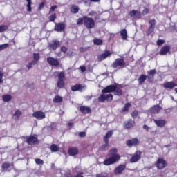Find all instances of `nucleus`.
Masks as SVG:
<instances>
[{
    "instance_id": "nucleus-16",
    "label": "nucleus",
    "mask_w": 177,
    "mask_h": 177,
    "mask_svg": "<svg viewBox=\"0 0 177 177\" xmlns=\"http://www.w3.org/2000/svg\"><path fill=\"white\" fill-rule=\"evenodd\" d=\"M139 143H140L139 139H138V138H132V139L128 140L126 142V145L128 147L138 146V145H139Z\"/></svg>"
},
{
    "instance_id": "nucleus-38",
    "label": "nucleus",
    "mask_w": 177,
    "mask_h": 177,
    "mask_svg": "<svg viewBox=\"0 0 177 177\" xmlns=\"http://www.w3.org/2000/svg\"><path fill=\"white\" fill-rule=\"evenodd\" d=\"M50 149L51 151H53V152L59 151V147L55 144L51 145L50 147Z\"/></svg>"
},
{
    "instance_id": "nucleus-54",
    "label": "nucleus",
    "mask_w": 177,
    "mask_h": 177,
    "mask_svg": "<svg viewBox=\"0 0 177 177\" xmlns=\"http://www.w3.org/2000/svg\"><path fill=\"white\" fill-rule=\"evenodd\" d=\"M99 1L100 0H83V2L84 3H89V2L90 3H92V2H99Z\"/></svg>"
},
{
    "instance_id": "nucleus-24",
    "label": "nucleus",
    "mask_w": 177,
    "mask_h": 177,
    "mask_svg": "<svg viewBox=\"0 0 177 177\" xmlns=\"http://www.w3.org/2000/svg\"><path fill=\"white\" fill-rule=\"evenodd\" d=\"M133 125H135V121L132 120V119H129L124 122L125 129H131Z\"/></svg>"
},
{
    "instance_id": "nucleus-17",
    "label": "nucleus",
    "mask_w": 177,
    "mask_h": 177,
    "mask_svg": "<svg viewBox=\"0 0 177 177\" xmlns=\"http://www.w3.org/2000/svg\"><path fill=\"white\" fill-rule=\"evenodd\" d=\"M47 62L50 66L57 67V66H60V62L57 59H55L52 57L47 58Z\"/></svg>"
},
{
    "instance_id": "nucleus-62",
    "label": "nucleus",
    "mask_w": 177,
    "mask_h": 177,
    "mask_svg": "<svg viewBox=\"0 0 177 177\" xmlns=\"http://www.w3.org/2000/svg\"><path fill=\"white\" fill-rule=\"evenodd\" d=\"M80 68L82 73H85V71H86V68L85 66H81L80 67Z\"/></svg>"
},
{
    "instance_id": "nucleus-22",
    "label": "nucleus",
    "mask_w": 177,
    "mask_h": 177,
    "mask_svg": "<svg viewBox=\"0 0 177 177\" xmlns=\"http://www.w3.org/2000/svg\"><path fill=\"white\" fill-rule=\"evenodd\" d=\"M68 153L69 156H72V157H74V156H77L79 153L78 148L75 147H71L68 149Z\"/></svg>"
},
{
    "instance_id": "nucleus-18",
    "label": "nucleus",
    "mask_w": 177,
    "mask_h": 177,
    "mask_svg": "<svg viewBox=\"0 0 177 177\" xmlns=\"http://www.w3.org/2000/svg\"><path fill=\"white\" fill-rule=\"evenodd\" d=\"M32 115L35 117V118H37V120H44V118L46 117L45 113L41 111L34 112Z\"/></svg>"
},
{
    "instance_id": "nucleus-43",
    "label": "nucleus",
    "mask_w": 177,
    "mask_h": 177,
    "mask_svg": "<svg viewBox=\"0 0 177 177\" xmlns=\"http://www.w3.org/2000/svg\"><path fill=\"white\" fill-rule=\"evenodd\" d=\"M94 45H102L103 44V40L100 39H95L93 40Z\"/></svg>"
},
{
    "instance_id": "nucleus-27",
    "label": "nucleus",
    "mask_w": 177,
    "mask_h": 177,
    "mask_svg": "<svg viewBox=\"0 0 177 177\" xmlns=\"http://www.w3.org/2000/svg\"><path fill=\"white\" fill-rule=\"evenodd\" d=\"M113 136V130L106 132V135L104 136L103 141L104 143H109V139Z\"/></svg>"
},
{
    "instance_id": "nucleus-50",
    "label": "nucleus",
    "mask_w": 177,
    "mask_h": 177,
    "mask_svg": "<svg viewBox=\"0 0 177 177\" xmlns=\"http://www.w3.org/2000/svg\"><path fill=\"white\" fill-rule=\"evenodd\" d=\"M6 48H9V44L6 43V44L0 45V52L1 50H3V49H6Z\"/></svg>"
},
{
    "instance_id": "nucleus-64",
    "label": "nucleus",
    "mask_w": 177,
    "mask_h": 177,
    "mask_svg": "<svg viewBox=\"0 0 177 177\" xmlns=\"http://www.w3.org/2000/svg\"><path fill=\"white\" fill-rule=\"evenodd\" d=\"M86 50H88V49H87L86 48H85V47H81V48H80V52H82V53L86 52Z\"/></svg>"
},
{
    "instance_id": "nucleus-44",
    "label": "nucleus",
    "mask_w": 177,
    "mask_h": 177,
    "mask_svg": "<svg viewBox=\"0 0 177 177\" xmlns=\"http://www.w3.org/2000/svg\"><path fill=\"white\" fill-rule=\"evenodd\" d=\"M131 117L133 118H136L139 115V111L138 110H134L131 112Z\"/></svg>"
},
{
    "instance_id": "nucleus-63",
    "label": "nucleus",
    "mask_w": 177,
    "mask_h": 177,
    "mask_svg": "<svg viewBox=\"0 0 177 177\" xmlns=\"http://www.w3.org/2000/svg\"><path fill=\"white\" fill-rule=\"evenodd\" d=\"M96 11H91L89 13H88V16H96Z\"/></svg>"
},
{
    "instance_id": "nucleus-45",
    "label": "nucleus",
    "mask_w": 177,
    "mask_h": 177,
    "mask_svg": "<svg viewBox=\"0 0 177 177\" xmlns=\"http://www.w3.org/2000/svg\"><path fill=\"white\" fill-rule=\"evenodd\" d=\"M106 95H104V94H102V95H100V96H99V97H98V100H99V102H104L105 100H106Z\"/></svg>"
},
{
    "instance_id": "nucleus-14",
    "label": "nucleus",
    "mask_w": 177,
    "mask_h": 177,
    "mask_svg": "<svg viewBox=\"0 0 177 177\" xmlns=\"http://www.w3.org/2000/svg\"><path fill=\"white\" fill-rule=\"evenodd\" d=\"M170 52L171 46L165 45L161 48L159 54L160 55V56H165L167 53H169Z\"/></svg>"
},
{
    "instance_id": "nucleus-3",
    "label": "nucleus",
    "mask_w": 177,
    "mask_h": 177,
    "mask_svg": "<svg viewBox=\"0 0 177 177\" xmlns=\"http://www.w3.org/2000/svg\"><path fill=\"white\" fill-rule=\"evenodd\" d=\"M117 161H120V158H118V156H109L103 162V164L104 165H107V166L113 165V164H115Z\"/></svg>"
},
{
    "instance_id": "nucleus-25",
    "label": "nucleus",
    "mask_w": 177,
    "mask_h": 177,
    "mask_svg": "<svg viewBox=\"0 0 177 177\" xmlns=\"http://www.w3.org/2000/svg\"><path fill=\"white\" fill-rule=\"evenodd\" d=\"M162 108H161V106H160V105H154L153 106H152L150 109L151 113L152 114H158V113H160V111H161V109Z\"/></svg>"
},
{
    "instance_id": "nucleus-58",
    "label": "nucleus",
    "mask_w": 177,
    "mask_h": 177,
    "mask_svg": "<svg viewBox=\"0 0 177 177\" xmlns=\"http://www.w3.org/2000/svg\"><path fill=\"white\" fill-rule=\"evenodd\" d=\"M150 12V10L147 8H144L142 10V15H149V12Z\"/></svg>"
},
{
    "instance_id": "nucleus-59",
    "label": "nucleus",
    "mask_w": 177,
    "mask_h": 177,
    "mask_svg": "<svg viewBox=\"0 0 177 177\" xmlns=\"http://www.w3.org/2000/svg\"><path fill=\"white\" fill-rule=\"evenodd\" d=\"M60 50H61V52H63V53H66L68 49H67V47L63 46L61 47Z\"/></svg>"
},
{
    "instance_id": "nucleus-5",
    "label": "nucleus",
    "mask_w": 177,
    "mask_h": 177,
    "mask_svg": "<svg viewBox=\"0 0 177 177\" xmlns=\"http://www.w3.org/2000/svg\"><path fill=\"white\" fill-rule=\"evenodd\" d=\"M167 165L168 164L167 163V161L162 158H159L155 163L157 169H164Z\"/></svg>"
},
{
    "instance_id": "nucleus-8",
    "label": "nucleus",
    "mask_w": 177,
    "mask_h": 177,
    "mask_svg": "<svg viewBox=\"0 0 177 177\" xmlns=\"http://www.w3.org/2000/svg\"><path fill=\"white\" fill-rule=\"evenodd\" d=\"M49 50H54L56 51V49H57L58 48H60V41H59L58 40H53L48 46Z\"/></svg>"
},
{
    "instance_id": "nucleus-1",
    "label": "nucleus",
    "mask_w": 177,
    "mask_h": 177,
    "mask_svg": "<svg viewBox=\"0 0 177 177\" xmlns=\"http://www.w3.org/2000/svg\"><path fill=\"white\" fill-rule=\"evenodd\" d=\"M82 24L87 28V30H92V28H95V20L86 15H84L77 19V26H81Z\"/></svg>"
},
{
    "instance_id": "nucleus-46",
    "label": "nucleus",
    "mask_w": 177,
    "mask_h": 177,
    "mask_svg": "<svg viewBox=\"0 0 177 177\" xmlns=\"http://www.w3.org/2000/svg\"><path fill=\"white\" fill-rule=\"evenodd\" d=\"M35 161L37 165H44V161L41 158H36Z\"/></svg>"
},
{
    "instance_id": "nucleus-11",
    "label": "nucleus",
    "mask_w": 177,
    "mask_h": 177,
    "mask_svg": "<svg viewBox=\"0 0 177 177\" xmlns=\"http://www.w3.org/2000/svg\"><path fill=\"white\" fill-rule=\"evenodd\" d=\"M86 88V86H85V85L76 84L72 86L71 87V89L72 92H77V91H79V92H82V91H84V89H85Z\"/></svg>"
},
{
    "instance_id": "nucleus-34",
    "label": "nucleus",
    "mask_w": 177,
    "mask_h": 177,
    "mask_svg": "<svg viewBox=\"0 0 177 177\" xmlns=\"http://www.w3.org/2000/svg\"><path fill=\"white\" fill-rule=\"evenodd\" d=\"M40 56H39V53H33V59L32 62H35V64H37V63H38V61L40 59Z\"/></svg>"
},
{
    "instance_id": "nucleus-35",
    "label": "nucleus",
    "mask_w": 177,
    "mask_h": 177,
    "mask_svg": "<svg viewBox=\"0 0 177 177\" xmlns=\"http://www.w3.org/2000/svg\"><path fill=\"white\" fill-rule=\"evenodd\" d=\"M107 149H109V142H105V144L102 145L99 150L100 151H106V150H107Z\"/></svg>"
},
{
    "instance_id": "nucleus-57",
    "label": "nucleus",
    "mask_w": 177,
    "mask_h": 177,
    "mask_svg": "<svg viewBox=\"0 0 177 177\" xmlns=\"http://www.w3.org/2000/svg\"><path fill=\"white\" fill-rule=\"evenodd\" d=\"M147 78L148 82H149V84H153V81H154V77H153L151 76H147Z\"/></svg>"
},
{
    "instance_id": "nucleus-33",
    "label": "nucleus",
    "mask_w": 177,
    "mask_h": 177,
    "mask_svg": "<svg viewBox=\"0 0 177 177\" xmlns=\"http://www.w3.org/2000/svg\"><path fill=\"white\" fill-rule=\"evenodd\" d=\"M54 103H62L63 102V97L60 95H55L53 98Z\"/></svg>"
},
{
    "instance_id": "nucleus-36",
    "label": "nucleus",
    "mask_w": 177,
    "mask_h": 177,
    "mask_svg": "<svg viewBox=\"0 0 177 177\" xmlns=\"http://www.w3.org/2000/svg\"><path fill=\"white\" fill-rule=\"evenodd\" d=\"M10 167V163L8 162H5L2 164L1 169L3 171H6V169H9Z\"/></svg>"
},
{
    "instance_id": "nucleus-49",
    "label": "nucleus",
    "mask_w": 177,
    "mask_h": 177,
    "mask_svg": "<svg viewBox=\"0 0 177 177\" xmlns=\"http://www.w3.org/2000/svg\"><path fill=\"white\" fill-rule=\"evenodd\" d=\"M6 30H8V26L6 25L0 26V32H4V31H6Z\"/></svg>"
},
{
    "instance_id": "nucleus-55",
    "label": "nucleus",
    "mask_w": 177,
    "mask_h": 177,
    "mask_svg": "<svg viewBox=\"0 0 177 177\" xmlns=\"http://www.w3.org/2000/svg\"><path fill=\"white\" fill-rule=\"evenodd\" d=\"M106 100H109V102H111V100H113V94H108L106 96Z\"/></svg>"
},
{
    "instance_id": "nucleus-12",
    "label": "nucleus",
    "mask_w": 177,
    "mask_h": 177,
    "mask_svg": "<svg viewBox=\"0 0 177 177\" xmlns=\"http://www.w3.org/2000/svg\"><path fill=\"white\" fill-rule=\"evenodd\" d=\"M129 15L130 17H133L134 19H137L138 20L142 19V14L140 11L133 10L129 12Z\"/></svg>"
},
{
    "instance_id": "nucleus-53",
    "label": "nucleus",
    "mask_w": 177,
    "mask_h": 177,
    "mask_svg": "<svg viewBox=\"0 0 177 177\" xmlns=\"http://www.w3.org/2000/svg\"><path fill=\"white\" fill-rule=\"evenodd\" d=\"M157 46H161V45H164V44H165V40L163 39H158L156 41Z\"/></svg>"
},
{
    "instance_id": "nucleus-10",
    "label": "nucleus",
    "mask_w": 177,
    "mask_h": 177,
    "mask_svg": "<svg viewBox=\"0 0 177 177\" xmlns=\"http://www.w3.org/2000/svg\"><path fill=\"white\" fill-rule=\"evenodd\" d=\"M126 168H127V165H119L114 169L113 174L115 175H121V174H122V172H124V171H125Z\"/></svg>"
},
{
    "instance_id": "nucleus-6",
    "label": "nucleus",
    "mask_w": 177,
    "mask_h": 177,
    "mask_svg": "<svg viewBox=\"0 0 177 177\" xmlns=\"http://www.w3.org/2000/svg\"><path fill=\"white\" fill-rule=\"evenodd\" d=\"M140 158H142V151L138 150L132 155L130 158V162H131V164L138 162Z\"/></svg>"
},
{
    "instance_id": "nucleus-60",
    "label": "nucleus",
    "mask_w": 177,
    "mask_h": 177,
    "mask_svg": "<svg viewBox=\"0 0 177 177\" xmlns=\"http://www.w3.org/2000/svg\"><path fill=\"white\" fill-rule=\"evenodd\" d=\"M79 136L80 138H85V136H86V133L85 131H81L79 133Z\"/></svg>"
},
{
    "instance_id": "nucleus-42",
    "label": "nucleus",
    "mask_w": 177,
    "mask_h": 177,
    "mask_svg": "<svg viewBox=\"0 0 177 177\" xmlns=\"http://www.w3.org/2000/svg\"><path fill=\"white\" fill-rule=\"evenodd\" d=\"M57 87L59 88V89L64 88V80H58Z\"/></svg>"
},
{
    "instance_id": "nucleus-19",
    "label": "nucleus",
    "mask_w": 177,
    "mask_h": 177,
    "mask_svg": "<svg viewBox=\"0 0 177 177\" xmlns=\"http://www.w3.org/2000/svg\"><path fill=\"white\" fill-rule=\"evenodd\" d=\"M109 56H111V53H110L109 50H106L104 53L98 55V60L100 62H102V60H104V59H107Z\"/></svg>"
},
{
    "instance_id": "nucleus-15",
    "label": "nucleus",
    "mask_w": 177,
    "mask_h": 177,
    "mask_svg": "<svg viewBox=\"0 0 177 177\" xmlns=\"http://www.w3.org/2000/svg\"><path fill=\"white\" fill-rule=\"evenodd\" d=\"M66 30V24L64 22H60L55 24V30L57 32H63Z\"/></svg>"
},
{
    "instance_id": "nucleus-23",
    "label": "nucleus",
    "mask_w": 177,
    "mask_h": 177,
    "mask_svg": "<svg viewBox=\"0 0 177 177\" xmlns=\"http://www.w3.org/2000/svg\"><path fill=\"white\" fill-rule=\"evenodd\" d=\"M79 110L82 114H91L92 113V110L89 106H81Z\"/></svg>"
},
{
    "instance_id": "nucleus-52",
    "label": "nucleus",
    "mask_w": 177,
    "mask_h": 177,
    "mask_svg": "<svg viewBox=\"0 0 177 177\" xmlns=\"http://www.w3.org/2000/svg\"><path fill=\"white\" fill-rule=\"evenodd\" d=\"M56 9H57V6L56 5L52 6L49 10V15H50V13H53V12H55Z\"/></svg>"
},
{
    "instance_id": "nucleus-32",
    "label": "nucleus",
    "mask_w": 177,
    "mask_h": 177,
    "mask_svg": "<svg viewBox=\"0 0 177 177\" xmlns=\"http://www.w3.org/2000/svg\"><path fill=\"white\" fill-rule=\"evenodd\" d=\"M58 80L66 81V75L64 74V72L58 73Z\"/></svg>"
},
{
    "instance_id": "nucleus-30",
    "label": "nucleus",
    "mask_w": 177,
    "mask_h": 177,
    "mask_svg": "<svg viewBox=\"0 0 177 177\" xmlns=\"http://www.w3.org/2000/svg\"><path fill=\"white\" fill-rule=\"evenodd\" d=\"M71 13H73L74 15L80 12V7L77 6L73 5L71 7Z\"/></svg>"
},
{
    "instance_id": "nucleus-48",
    "label": "nucleus",
    "mask_w": 177,
    "mask_h": 177,
    "mask_svg": "<svg viewBox=\"0 0 177 177\" xmlns=\"http://www.w3.org/2000/svg\"><path fill=\"white\" fill-rule=\"evenodd\" d=\"M57 16H56V13H53L52 14L50 17H49V20L50 21H55V20H56Z\"/></svg>"
},
{
    "instance_id": "nucleus-37",
    "label": "nucleus",
    "mask_w": 177,
    "mask_h": 177,
    "mask_svg": "<svg viewBox=\"0 0 177 177\" xmlns=\"http://www.w3.org/2000/svg\"><path fill=\"white\" fill-rule=\"evenodd\" d=\"M129 107H131V103H126L122 109V113H125V111H128L129 110Z\"/></svg>"
},
{
    "instance_id": "nucleus-20",
    "label": "nucleus",
    "mask_w": 177,
    "mask_h": 177,
    "mask_svg": "<svg viewBox=\"0 0 177 177\" xmlns=\"http://www.w3.org/2000/svg\"><path fill=\"white\" fill-rule=\"evenodd\" d=\"M175 86H176V84H175L173 81L165 82L163 84V88H165V89L172 90L174 88H175Z\"/></svg>"
},
{
    "instance_id": "nucleus-7",
    "label": "nucleus",
    "mask_w": 177,
    "mask_h": 177,
    "mask_svg": "<svg viewBox=\"0 0 177 177\" xmlns=\"http://www.w3.org/2000/svg\"><path fill=\"white\" fill-rule=\"evenodd\" d=\"M149 27L148 28L146 34L147 37L151 35L152 32H154V29L156 28V19H151L149 21Z\"/></svg>"
},
{
    "instance_id": "nucleus-26",
    "label": "nucleus",
    "mask_w": 177,
    "mask_h": 177,
    "mask_svg": "<svg viewBox=\"0 0 177 177\" xmlns=\"http://www.w3.org/2000/svg\"><path fill=\"white\" fill-rule=\"evenodd\" d=\"M107 156H111V157H114L115 156H118V158H121L120 156V154L117 153V149L113 148L110 149L107 153Z\"/></svg>"
},
{
    "instance_id": "nucleus-56",
    "label": "nucleus",
    "mask_w": 177,
    "mask_h": 177,
    "mask_svg": "<svg viewBox=\"0 0 177 177\" xmlns=\"http://www.w3.org/2000/svg\"><path fill=\"white\" fill-rule=\"evenodd\" d=\"M44 8H45V2H41L38 7V10H42Z\"/></svg>"
},
{
    "instance_id": "nucleus-51",
    "label": "nucleus",
    "mask_w": 177,
    "mask_h": 177,
    "mask_svg": "<svg viewBox=\"0 0 177 177\" xmlns=\"http://www.w3.org/2000/svg\"><path fill=\"white\" fill-rule=\"evenodd\" d=\"M21 115V111L20 110H16L14 116L16 117V118H19Z\"/></svg>"
},
{
    "instance_id": "nucleus-41",
    "label": "nucleus",
    "mask_w": 177,
    "mask_h": 177,
    "mask_svg": "<svg viewBox=\"0 0 177 177\" xmlns=\"http://www.w3.org/2000/svg\"><path fill=\"white\" fill-rule=\"evenodd\" d=\"M156 73H157L156 69L150 70L149 71L147 72L148 77H154V75H156Z\"/></svg>"
},
{
    "instance_id": "nucleus-61",
    "label": "nucleus",
    "mask_w": 177,
    "mask_h": 177,
    "mask_svg": "<svg viewBox=\"0 0 177 177\" xmlns=\"http://www.w3.org/2000/svg\"><path fill=\"white\" fill-rule=\"evenodd\" d=\"M3 73H0V84H3Z\"/></svg>"
},
{
    "instance_id": "nucleus-40",
    "label": "nucleus",
    "mask_w": 177,
    "mask_h": 177,
    "mask_svg": "<svg viewBox=\"0 0 177 177\" xmlns=\"http://www.w3.org/2000/svg\"><path fill=\"white\" fill-rule=\"evenodd\" d=\"M114 92V95L117 96H122V90L120 88H116Z\"/></svg>"
},
{
    "instance_id": "nucleus-39",
    "label": "nucleus",
    "mask_w": 177,
    "mask_h": 177,
    "mask_svg": "<svg viewBox=\"0 0 177 177\" xmlns=\"http://www.w3.org/2000/svg\"><path fill=\"white\" fill-rule=\"evenodd\" d=\"M26 1L28 2L27 3V12H32V8H31V5H32V2L31 1V0H26Z\"/></svg>"
},
{
    "instance_id": "nucleus-2",
    "label": "nucleus",
    "mask_w": 177,
    "mask_h": 177,
    "mask_svg": "<svg viewBox=\"0 0 177 177\" xmlns=\"http://www.w3.org/2000/svg\"><path fill=\"white\" fill-rule=\"evenodd\" d=\"M127 64L123 58H118L112 63L113 68H117V67H121L125 68Z\"/></svg>"
},
{
    "instance_id": "nucleus-47",
    "label": "nucleus",
    "mask_w": 177,
    "mask_h": 177,
    "mask_svg": "<svg viewBox=\"0 0 177 177\" xmlns=\"http://www.w3.org/2000/svg\"><path fill=\"white\" fill-rule=\"evenodd\" d=\"M35 62L34 61H31L29 63H28L27 64V68L28 70H30V68H32V66H35Z\"/></svg>"
},
{
    "instance_id": "nucleus-29",
    "label": "nucleus",
    "mask_w": 177,
    "mask_h": 177,
    "mask_svg": "<svg viewBox=\"0 0 177 177\" xmlns=\"http://www.w3.org/2000/svg\"><path fill=\"white\" fill-rule=\"evenodd\" d=\"M120 35L124 41L128 39V32L127 31V29H122L120 31Z\"/></svg>"
},
{
    "instance_id": "nucleus-21",
    "label": "nucleus",
    "mask_w": 177,
    "mask_h": 177,
    "mask_svg": "<svg viewBox=\"0 0 177 177\" xmlns=\"http://www.w3.org/2000/svg\"><path fill=\"white\" fill-rule=\"evenodd\" d=\"M154 124L159 128H164L165 127V124H167V121L165 120H153Z\"/></svg>"
},
{
    "instance_id": "nucleus-13",
    "label": "nucleus",
    "mask_w": 177,
    "mask_h": 177,
    "mask_svg": "<svg viewBox=\"0 0 177 177\" xmlns=\"http://www.w3.org/2000/svg\"><path fill=\"white\" fill-rule=\"evenodd\" d=\"M115 89H117V85L111 84L102 89V93H111V92L115 91Z\"/></svg>"
},
{
    "instance_id": "nucleus-28",
    "label": "nucleus",
    "mask_w": 177,
    "mask_h": 177,
    "mask_svg": "<svg viewBox=\"0 0 177 177\" xmlns=\"http://www.w3.org/2000/svg\"><path fill=\"white\" fill-rule=\"evenodd\" d=\"M147 80V75H141L138 78V84L139 85H142L145 84V81Z\"/></svg>"
},
{
    "instance_id": "nucleus-4",
    "label": "nucleus",
    "mask_w": 177,
    "mask_h": 177,
    "mask_svg": "<svg viewBox=\"0 0 177 177\" xmlns=\"http://www.w3.org/2000/svg\"><path fill=\"white\" fill-rule=\"evenodd\" d=\"M117 161H120V158H118V156H109L103 162V164L104 165H107V166L113 165V164H115Z\"/></svg>"
},
{
    "instance_id": "nucleus-31",
    "label": "nucleus",
    "mask_w": 177,
    "mask_h": 177,
    "mask_svg": "<svg viewBox=\"0 0 177 177\" xmlns=\"http://www.w3.org/2000/svg\"><path fill=\"white\" fill-rule=\"evenodd\" d=\"M3 102H10L12 100V95L10 94H6L2 96Z\"/></svg>"
},
{
    "instance_id": "nucleus-9",
    "label": "nucleus",
    "mask_w": 177,
    "mask_h": 177,
    "mask_svg": "<svg viewBox=\"0 0 177 177\" xmlns=\"http://www.w3.org/2000/svg\"><path fill=\"white\" fill-rule=\"evenodd\" d=\"M26 143H28V145H38V143H39V140H38V138L35 137L34 136H30L28 137H26Z\"/></svg>"
}]
</instances>
